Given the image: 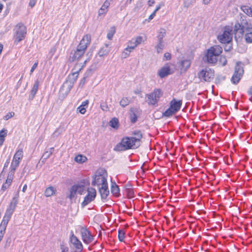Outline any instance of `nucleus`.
I'll return each instance as SVG.
<instances>
[{"mask_svg": "<svg viewBox=\"0 0 252 252\" xmlns=\"http://www.w3.org/2000/svg\"><path fill=\"white\" fill-rule=\"evenodd\" d=\"M130 47V45L128 44L127 47L124 49L122 54L123 58H127L129 56L130 53L133 50V49H131Z\"/></svg>", "mask_w": 252, "mask_h": 252, "instance_id": "nucleus-34", "label": "nucleus"}, {"mask_svg": "<svg viewBox=\"0 0 252 252\" xmlns=\"http://www.w3.org/2000/svg\"><path fill=\"white\" fill-rule=\"evenodd\" d=\"M11 215H10L8 213H5L4 216L2 219V220L0 223V225L6 227V225L11 217Z\"/></svg>", "mask_w": 252, "mask_h": 252, "instance_id": "nucleus-29", "label": "nucleus"}, {"mask_svg": "<svg viewBox=\"0 0 252 252\" xmlns=\"http://www.w3.org/2000/svg\"><path fill=\"white\" fill-rule=\"evenodd\" d=\"M194 0H186V1L185 2V6L186 7H189L191 3L193 2Z\"/></svg>", "mask_w": 252, "mask_h": 252, "instance_id": "nucleus-51", "label": "nucleus"}, {"mask_svg": "<svg viewBox=\"0 0 252 252\" xmlns=\"http://www.w3.org/2000/svg\"><path fill=\"white\" fill-rule=\"evenodd\" d=\"M87 160V158L85 156L79 155L75 158V160L79 163H83Z\"/></svg>", "mask_w": 252, "mask_h": 252, "instance_id": "nucleus-37", "label": "nucleus"}, {"mask_svg": "<svg viewBox=\"0 0 252 252\" xmlns=\"http://www.w3.org/2000/svg\"><path fill=\"white\" fill-rule=\"evenodd\" d=\"M198 77L201 81L211 82L214 77V70L211 68L206 67L198 73Z\"/></svg>", "mask_w": 252, "mask_h": 252, "instance_id": "nucleus-8", "label": "nucleus"}, {"mask_svg": "<svg viewBox=\"0 0 252 252\" xmlns=\"http://www.w3.org/2000/svg\"><path fill=\"white\" fill-rule=\"evenodd\" d=\"M70 242L76 249L80 251L82 250L83 245L81 241L74 234H72L70 237Z\"/></svg>", "mask_w": 252, "mask_h": 252, "instance_id": "nucleus-19", "label": "nucleus"}, {"mask_svg": "<svg viewBox=\"0 0 252 252\" xmlns=\"http://www.w3.org/2000/svg\"><path fill=\"white\" fill-rule=\"evenodd\" d=\"M7 130L5 129H2L0 131V138H4L7 135Z\"/></svg>", "mask_w": 252, "mask_h": 252, "instance_id": "nucleus-45", "label": "nucleus"}, {"mask_svg": "<svg viewBox=\"0 0 252 252\" xmlns=\"http://www.w3.org/2000/svg\"><path fill=\"white\" fill-rule=\"evenodd\" d=\"M172 73L169 66L167 64L158 71V74L160 78H164Z\"/></svg>", "mask_w": 252, "mask_h": 252, "instance_id": "nucleus-20", "label": "nucleus"}, {"mask_svg": "<svg viewBox=\"0 0 252 252\" xmlns=\"http://www.w3.org/2000/svg\"><path fill=\"white\" fill-rule=\"evenodd\" d=\"M235 38H241L244 33H252V25L246 20H243L241 23H236L234 27Z\"/></svg>", "mask_w": 252, "mask_h": 252, "instance_id": "nucleus-3", "label": "nucleus"}, {"mask_svg": "<svg viewBox=\"0 0 252 252\" xmlns=\"http://www.w3.org/2000/svg\"><path fill=\"white\" fill-rule=\"evenodd\" d=\"M80 233L82 239L85 244H89L93 241L94 237L87 228L82 227Z\"/></svg>", "mask_w": 252, "mask_h": 252, "instance_id": "nucleus-14", "label": "nucleus"}, {"mask_svg": "<svg viewBox=\"0 0 252 252\" xmlns=\"http://www.w3.org/2000/svg\"><path fill=\"white\" fill-rule=\"evenodd\" d=\"M87 192V195L85 197L84 201L81 203L82 207H84L93 201L96 196V192L94 189L93 188H88Z\"/></svg>", "mask_w": 252, "mask_h": 252, "instance_id": "nucleus-13", "label": "nucleus"}, {"mask_svg": "<svg viewBox=\"0 0 252 252\" xmlns=\"http://www.w3.org/2000/svg\"><path fill=\"white\" fill-rule=\"evenodd\" d=\"M164 47L165 43L164 41H157V43L155 46V48L158 53H161L164 49Z\"/></svg>", "mask_w": 252, "mask_h": 252, "instance_id": "nucleus-27", "label": "nucleus"}, {"mask_svg": "<svg viewBox=\"0 0 252 252\" xmlns=\"http://www.w3.org/2000/svg\"><path fill=\"white\" fill-rule=\"evenodd\" d=\"M78 65L79 67V69L72 72V74L69 75L70 78L71 77H72V78L71 79V80L65 81L62 86V89H65L66 92H69L73 87L74 83L76 82L78 78L79 72L81 71L84 66L82 65L81 66L79 64H76V66H77Z\"/></svg>", "mask_w": 252, "mask_h": 252, "instance_id": "nucleus-7", "label": "nucleus"}, {"mask_svg": "<svg viewBox=\"0 0 252 252\" xmlns=\"http://www.w3.org/2000/svg\"><path fill=\"white\" fill-rule=\"evenodd\" d=\"M156 15V11H154L150 15V16L149 17V18H148V20L149 21V20H151L152 19H153V18Z\"/></svg>", "mask_w": 252, "mask_h": 252, "instance_id": "nucleus-58", "label": "nucleus"}, {"mask_svg": "<svg viewBox=\"0 0 252 252\" xmlns=\"http://www.w3.org/2000/svg\"><path fill=\"white\" fill-rule=\"evenodd\" d=\"M10 243V239L8 238L6 242L5 247L7 246H9Z\"/></svg>", "mask_w": 252, "mask_h": 252, "instance_id": "nucleus-63", "label": "nucleus"}, {"mask_svg": "<svg viewBox=\"0 0 252 252\" xmlns=\"http://www.w3.org/2000/svg\"><path fill=\"white\" fill-rule=\"evenodd\" d=\"M245 39L247 42L252 43V33H246L245 34Z\"/></svg>", "mask_w": 252, "mask_h": 252, "instance_id": "nucleus-43", "label": "nucleus"}, {"mask_svg": "<svg viewBox=\"0 0 252 252\" xmlns=\"http://www.w3.org/2000/svg\"><path fill=\"white\" fill-rule=\"evenodd\" d=\"M162 94L163 93L160 89H155L152 93L146 94L145 101L149 105L157 106L159 98Z\"/></svg>", "mask_w": 252, "mask_h": 252, "instance_id": "nucleus-6", "label": "nucleus"}, {"mask_svg": "<svg viewBox=\"0 0 252 252\" xmlns=\"http://www.w3.org/2000/svg\"><path fill=\"white\" fill-rule=\"evenodd\" d=\"M38 63V61H36L34 63V64L32 65V68L31 69V71H30V74H31L34 71V69L37 67Z\"/></svg>", "mask_w": 252, "mask_h": 252, "instance_id": "nucleus-49", "label": "nucleus"}, {"mask_svg": "<svg viewBox=\"0 0 252 252\" xmlns=\"http://www.w3.org/2000/svg\"><path fill=\"white\" fill-rule=\"evenodd\" d=\"M36 2V0H30L29 2V6L33 7Z\"/></svg>", "mask_w": 252, "mask_h": 252, "instance_id": "nucleus-53", "label": "nucleus"}, {"mask_svg": "<svg viewBox=\"0 0 252 252\" xmlns=\"http://www.w3.org/2000/svg\"><path fill=\"white\" fill-rule=\"evenodd\" d=\"M222 51V48L219 45L211 47L205 56L204 61L209 63H215L218 57Z\"/></svg>", "mask_w": 252, "mask_h": 252, "instance_id": "nucleus-4", "label": "nucleus"}, {"mask_svg": "<svg viewBox=\"0 0 252 252\" xmlns=\"http://www.w3.org/2000/svg\"><path fill=\"white\" fill-rule=\"evenodd\" d=\"M56 51V49L55 47H53L51 49L50 53L51 54L52 56L54 54Z\"/></svg>", "mask_w": 252, "mask_h": 252, "instance_id": "nucleus-61", "label": "nucleus"}, {"mask_svg": "<svg viewBox=\"0 0 252 252\" xmlns=\"http://www.w3.org/2000/svg\"><path fill=\"white\" fill-rule=\"evenodd\" d=\"M91 73V70L87 71L84 74V76L80 81V83L78 85V87L80 88H82L86 83V78L88 77L90 73Z\"/></svg>", "mask_w": 252, "mask_h": 252, "instance_id": "nucleus-28", "label": "nucleus"}, {"mask_svg": "<svg viewBox=\"0 0 252 252\" xmlns=\"http://www.w3.org/2000/svg\"><path fill=\"white\" fill-rule=\"evenodd\" d=\"M107 177V173L105 169L103 168L98 169L93 177V180L92 185L94 186L99 187L100 186H103L108 184Z\"/></svg>", "mask_w": 252, "mask_h": 252, "instance_id": "nucleus-5", "label": "nucleus"}, {"mask_svg": "<svg viewBox=\"0 0 252 252\" xmlns=\"http://www.w3.org/2000/svg\"><path fill=\"white\" fill-rule=\"evenodd\" d=\"M109 125L113 128L117 129L119 127V120L116 118H113L109 122Z\"/></svg>", "mask_w": 252, "mask_h": 252, "instance_id": "nucleus-33", "label": "nucleus"}, {"mask_svg": "<svg viewBox=\"0 0 252 252\" xmlns=\"http://www.w3.org/2000/svg\"><path fill=\"white\" fill-rule=\"evenodd\" d=\"M130 122L132 123H135L136 122L137 119V117L136 114L134 113H132L130 114Z\"/></svg>", "mask_w": 252, "mask_h": 252, "instance_id": "nucleus-42", "label": "nucleus"}, {"mask_svg": "<svg viewBox=\"0 0 252 252\" xmlns=\"http://www.w3.org/2000/svg\"><path fill=\"white\" fill-rule=\"evenodd\" d=\"M38 86H39V82L38 80H36L35 82V83H34V85L32 88V89L31 90V94L29 95V99L30 100H32L34 98V97L38 90Z\"/></svg>", "mask_w": 252, "mask_h": 252, "instance_id": "nucleus-22", "label": "nucleus"}, {"mask_svg": "<svg viewBox=\"0 0 252 252\" xmlns=\"http://www.w3.org/2000/svg\"><path fill=\"white\" fill-rule=\"evenodd\" d=\"M134 194L133 190L132 189H130L128 191V195L129 197H132Z\"/></svg>", "mask_w": 252, "mask_h": 252, "instance_id": "nucleus-56", "label": "nucleus"}, {"mask_svg": "<svg viewBox=\"0 0 252 252\" xmlns=\"http://www.w3.org/2000/svg\"><path fill=\"white\" fill-rule=\"evenodd\" d=\"M56 191V189L52 186L47 188L44 192L45 195L46 197H50L54 195Z\"/></svg>", "mask_w": 252, "mask_h": 252, "instance_id": "nucleus-26", "label": "nucleus"}, {"mask_svg": "<svg viewBox=\"0 0 252 252\" xmlns=\"http://www.w3.org/2000/svg\"><path fill=\"white\" fill-rule=\"evenodd\" d=\"M115 32V28L114 27H111L107 33V38L109 39H112Z\"/></svg>", "mask_w": 252, "mask_h": 252, "instance_id": "nucleus-40", "label": "nucleus"}, {"mask_svg": "<svg viewBox=\"0 0 252 252\" xmlns=\"http://www.w3.org/2000/svg\"><path fill=\"white\" fill-rule=\"evenodd\" d=\"M163 6V4L161 3H159L158 6H157V7L156 9L154 11H156V13L160 9L161 6Z\"/></svg>", "mask_w": 252, "mask_h": 252, "instance_id": "nucleus-57", "label": "nucleus"}, {"mask_svg": "<svg viewBox=\"0 0 252 252\" xmlns=\"http://www.w3.org/2000/svg\"><path fill=\"white\" fill-rule=\"evenodd\" d=\"M9 161H10V157H9L8 159H7V160L6 161V162H5L4 163V167H3V170H4V169L7 167L8 165H9ZM3 171H2L3 172Z\"/></svg>", "mask_w": 252, "mask_h": 252, "instance_id": "nucleus-55", "label": "nucleus"}, {"mask_svg": "<svg viewBox=\"0 0 252 252\" xmlns=\"http://www.w3.org/2000/svg\"><path fill=\"white\" fill-rule=\"evenodd\" d=\"M10 186V185H9L8 184H7V183H4L2 186V187H1V189L3 190V191L5 190V189H6L7 188H9V187Z\"/></svg>", "mask_w": 252, "mask_h": 252, "instance_id": "nucleus-54", "label": "nucleus"}, {"mask_svg": "<svg viewBox=\"0 0 252 252\" xmlns=\"http://www.w3.org/2000/svg\"><path fill=\"white\" fill-rule=\"evenodd\" d=\"M23 157V152L22 149L18 150L15 154L13 158L15 159H17L20 161Z\"/></svg>", "mask_w": 252, "mask_h": 252, "instance_id": "nucleus-32", "label": "nucleus"}, {"mask_svg": "<svg viewBox=\"0 0 252 252\" xmlns=\"http://www.w3.org/2000/svg\"><path fill=\"white\" fill-rule=\"evenodd\" d=\"M99 192L102 200L106 199L109 194L108 184L101 186V187L99 188Z\"/></svg>", "mask_w": 252, "mask_h": 252, "instance_id": "nucleus-21", "label": "nucleus"}, {"mask_svg": "<svg viewBox=\"0 0 252 252\" xmlns=\"http://www.w3.org/2000/svg\"><path fill=\"white\" fill-rule=\"evenodd\" d=\"M12 180H9V179L7 178V179H6V180L5 183H7L9 185H10L11 183H12Z\"/></svg>", "mask_w": 252, "mask_h": 252, "instance_id": "nucleus-64", "label": "nucleus"}, {"mask_svg": "<svg viewBox=\"0 0 252 252\" xmlns=\"http://www.w3.org/2000/svg\"><path fill=\"white\" fill-rule=\"evenodd\" d=\"M110 52V48L109 45L106 44L105 46L102 47L98 52V55L100 57H102L107 55Z\"/></svg>", "mask_w": 252, "mask_h": 252, "instance_id": "nucleus-25", "label": "nucleus"}, {"mask_svg": "<svg viewBox=\"0 0 252 252\" xmlns=\"http://www.w3.org/2000/svg\"><path fill=\"white\" fill-rule=\"evenodd\" d=\"M111 193L116 196L120 194L119 188L115 182H111Z\"/></svg>", "mask_w": 252, "mask_h": 252, "instance_id": "nucleus-24", "label": "nucleus"}, {"mask_svg": "<svg viewBox=\"0 0 252 252\" xmlns=\"http://www.w3.org/2000/svg\"><path fill=\"white\" fill-rule=\"evenodd\" d=\"M170 59H171V54L168 52L165 53L164 55L163 60H169Z\"/></svg>", "mask_w": 252, "mask_h": 252, "instance_id": "nucleus-48", "label": "nucleus"}, {"mask_svg": "<svg viewBox=\"0 0 252 252\" xmlns=\"http://www.w3.org/2000/svg\"><path fill=\"white\" fill-rule=\"evenodd\" d=\"M165 35L166 31L163 29H160L157 37V41H164L163 38L165 37Z\"/></svg>", "mask_w": 252, "mask_h": 252, "instance_id": "nucleus-31", "label": "nucleus"}, {"mask_svg": "<svg viewBox=\"0 0 252 252\" xmlns=\"http://www.w3.org/2000/svg\"><path fill=\"white\" fill-rule=\"evenodd\" d=\"M100 107L101 109L103 111H107L108 109V107L105 103L101 104Z\"/></svg>", "mask_w": 252, "mask_h": 252, "instance_id": "nucleus-52", "label": "nucleus"}, {"mask_svg": "<svg viewBox=\"0 0 252 252\" xmlns=\"http://www.w3.org/2000/svg\"><path fill=\"white\" fill-rule=\"evenodd\" d=\"M180 71L182 73L185 72L190 67L191 61L189 59H185L180 62Z\"/></svg>", "mask_w": 252, "mask_h": 252, "instance_id": "nucleus-18", "label": "nucleus"}, {"mask_svg": "<svg viewBox=\"0 0 252 252\" xmlns=\"http://www.w3.org/2000/svg\"><path fill=\"white\" fill-rule=\"evenodd\" d=\"M182 104V100H177L173 98L170 102V107L176 113L181 108Z\"/></svg>", "mask_w": 252, "mask_h": 252, "instance_id": "nucleus-16", "label": "nucleus"}, {"mask_svg": "<svg viewBox=\"0 0 252 252\" xmlns=\"http://www.w3.org/2000/svg\"><path fill=\"white\" fill-rule=\"evenodd\" d=\"M134 136L124 137L121 142L114 148L116 151H124L128 149H134L138 148L141 145L142 134L140 131L136 130L132 132Z\"/></svg>", "mask_w": 252, "mask_h": 252, "instance_id": "nucleus-1", "label": "nucleus"}, {"mask_svg": "<svg viewBox=\"0 0 252 252\" xmlns=\"http://www.w3.org/2000/svg\"><path fill=\"white\" fill-rule=\"evenodd\" d=\"M18 196H17L14 197L12 198L8 206V208L7 209L5 213L11 215L13 214L18 203Z\"/></svg>", "mask_w": 252, "mask_h": 252, "instance_id": "nucleus-17", "label": "nucleus"}, {"mask_svg": "<svg viewBox=\"0 0 252 252\" xmlns=\"http://www.w3.org/2000/svg\"><path fill=\"white\" fill-rule=\"evenodd\" d=\"M14 115V112H11L7 113L3 118L5 120H8L10 118H12Z\"/></svg>", "mask_w": 252, "mask_h": 252, "instance_id": "nucleus-46", "label": "nucleus"}, {"mask_svg": "<svg viewBox=\"0 0 252 252\" xmlns=\"http://www.w3.org/2000/svg\"><path fill=\"white\" fill-rule=\"evenodd\" d=\"M109 5L110 2L108 1V0H106L99 10L98 15L100 16L105 14Z\"/></svg>", "mask_w": 252, "mask_h": 252, "instance_id": "nucleus-23", "label": "nucleus"}, {"mask_svg": "<svg viewBox=\"0 0 252 252\" xmlns=\"http://www.w3.org/2000/svg\"><path fill=\"white\" fill-rule=\"evenodd\" d=\"M77 110L82 114H85V113L86 111V109L84 107L81 106V105L77 108Z\"/></svg>", "mask_w": 252, "mask_h": 252, "instance_id": "nucleus-47", "label": "nucleus"}, {"mask_svg": "<svg viewBox=\"0 0 252 252\" xmlns=\"http://www.w3.org/2000/svg\"><path fill=\"white\" fill-rule=\"evenodd\" d=\"M125 232L124 230L120 229L118 231V238L120 241L123 242L125 239Z\"/></svg>", "mask_w": 252, "mask_h": 252, "instance_id": "nucleus-41", "label": "nucleus"}, {"mask_svg": "<svg viewBox=\"0 0 252 252\" xmlns=\"http://www.w3.org/2000/svg\"><path fill=\"white\" fill-rule=\"evenodd\" d=\"M243 11L249 16L252 17V10L251 7L248 6H243L241 7Z\"/></svg>", "mask_w": 252, "mask_h": 252, "instance_id": "nucleus-39", "label": "nucleus"}, {"mask_svg": "<svg viewBox=\"0 0 252 252\" xmlns=\"http://www.w3.org/2000/svg\"><path fill=\"white\" fill-rule=\"evenodd\" d=\"M14 170L10 169L9 171L8 175H7V179H9V180H12L13 179L14 175L15 173Z\"/></svg>", "mask_w": 252, "mask_h": 252, "instance_id": "nucleus-44", "label": "nucleus"}, {"mask_svg": "<svg viewBox=\"0 0 252 252\" xmlns=\"http://www.w3.org/2000/svg\"><path fill=\"white\" fill-rule=\"evenodd\" d=\"M244 73L243 67L241 62L236 63L234 73L231 78V82L234 84L239 83Z\"/></svg>", "mask_w": 252, "mask_h": 252, "instance_id": "nucleus-11", "label": "nucleus"}, {"mask_svg": "<svg viewBox=\"0 0 252 252\" xmlns=\"http://www.w3.org/2000/svg\"><path fill=\"white\" fill-rule=\"evenodd\" d=\"M85 192V187L84 185L76 184L71 187L69 189V194L68 197L72 199L76 196L77 193L83 194Z\"/></svg>", "mask_w": 252, "mask_h": 252, "instance_id": "nucleus-12", "label": "nucleus"}, {"mask_svg": "<svg viewBox=\"0 0 252 252\" xmlns=\"http://www.w3.org/2000/svg\"><path fill=\"white\" fill-rule=\"evenodd\" d=\"M88 104L89 101L88 100H86L82 103L81 106L84 107L86 106H88Z\"/></svg>", "mask_w": 252, "mask_h": 252, "instance_id": "nucleus-59", "label": "nucleus"}, {"mask_svg": "<svg viewBox=\"0 0 252 252\" xmlns=\"http://www.w3.org/2000/svg\"><path fill=\"white\" fill-rule=\"evenodd\" d=\"M249 95H251L252 97V86H251L247 92Z\"/></svg>", "mask_w": 252, "mask_h": 252, "instance_id": "nucleus-60", "label": "nucleus"}, {"mask_svg": "<svg viewBox=\"0 0 252 252\" xmlns=\"http://www.w3.org/2000/svg\"><path fill=\"white\" fill-rule=\"evenodd\" d=\"M14 30L15 31V42L18 43L25 38L26 34V28L23 24L19 23L16 25Z\"/></svg>", "mask_w": 252, "mask_h": 252, "instance_id": "nucleus-9", "label": "nucleus"}, {"mask_svg": "<svg viewBox=\"0 0 252 252\" xmlns=\"http://www.w3.org/2000/svg\"><path fill=\"white\" fill-rule=\"evenodd\" d=\"M19 160L13 158L10 166V169L15 171L16 168L19 166Z\"/></svg>", "mask_w": 252, "mask_h": 252, "instance_id": "nucleus-36", "label": "nucleus"}, {"mask_svg": "<svg viewBox=\"0 0 252 252\" xmlns=\"http://www.w3.org/2000/svg\"><path fill=\"white\" fill-rule=\"evenodd\" d=\"M144 42L143 37L141 36H138L135 38H132L131 40L129 41L127 44L130 45V48L133 50L138 45Z\"/></svg>", "mask_w": 252, "mask_h": 252, "instance_id": "nucleus-15", "label": "nucleus"}, {"mask_svg": "<svg viewBox=\"0 0 252 252\" xmlns=\"http://www.w3.org/2000/svg\"><path fill=\"white\" fill-rule=\"evenodd\" d=\"M234 33V29L229 27H225L223 33L218 36V39L222 43H229L232 39V34Z\"/></svg>", "mask_w": 252, "mask_h": 252, "instance_id": "nucleus-10", "label": "nucleus"}, {"mask_svg": "<svg viewBox=\"0 0 252 252\" xmlns=\"http://www.w3.org/2000/svg\"><path fill=\"white\" fill-rule=\"evenodd\" d=\"M232 46L230 45H228V46H226L225 48V50L226 51H230L231 49H232Z\"/></svg>", "mask_w": 252, "mask_h": 252, "instance_id": "nucleus-62", "label": "nucleus"}, {"mask_svg": "<svg viewBox=\"0 0 252 252\" xmlns=\"http://www.w3.org/2000/svg\"><path fill=\"white\" fill-rule=\"evenodd\" d=\"M91 41L90 35L86 34L84 36L77 46L76 49L73 52H71L69 59V61L74 62L76 60H79L84 56L88 46L90 44Z\"/></svg>", "mask_w": 252, "mask_h": 252, "instance_id": "nucleus-2", "label": "nucleus"}, {"mask_svg": "<svg viewBox=\"0 0 252 252\" xmlns=\"http://www.w3.org/2000/svg\"><path fill=\"white\" fill-rule=\"evenodd\" d=\"M129 103L130 100L126 97H123L120 101V105L124 108L127 106Z\"/></svg>", "mask_w": 252, "mask_h": 252, "instance_id": "nucleus-35", "label": "nucleus"}, {"mask_svg": "<svg viewBox=\"0 0 252 252\" xmlns=\"http://www.w3.org/2000/svg\"><path fill=\"white\" fill-rule=\"evenodd\" d=\"M6 227L0 225V234L3 235L5 232Z\"/></svg>", "mask_w": 252, "mask_h": 252, "instance_id": "nucleus-50", "label": "nucleus"}, {"mask_svg": "<svg viewBox=\"0 0 252 252\" xmlns=\"http://www.w3.org/2000/svg\"><path fill=\"white\" fill-rule=\"evenodd\" d=\"M54 151V148H50L47 151H46L42 155V158L46 160L50 156L53 154Z\"/></svg>", "mask_w": 252, "mask_h": 252, "instance_id": "nucleus-30", "label": "nucleus"}, {"mask_svg": "<svg viewBox=\"0 0 252 252\" xmlns=\"http://www.w3.org/2000/svg\"><path fill=\"white\" fill-rule=\"evenodd\" d=\"M176 114L175 112L169 107L164 113H163V116L166 117H169L173 115Z\"/></svg>", "mask_w": 252, "mask_h": 252, "instance_id": "nucleus-38", "label": "nucleus"}]
</instances>
